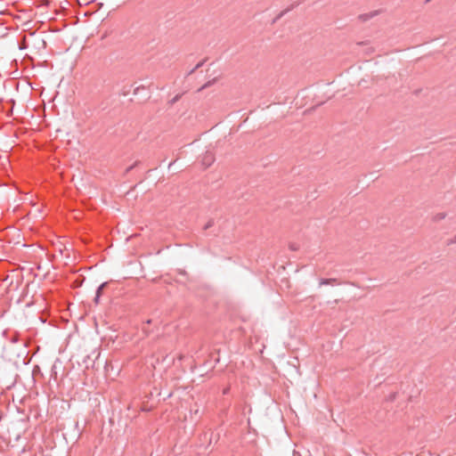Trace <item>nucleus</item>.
Returning <instances> with one entry per match:
<instances>
[{
	"instance_id": "f257e3e1",
	"label": "nucleus",
	"mask_w": 456,
	"mask_h": 456,
	"mask_svg": "<svg viewBox=\"0 0 456 456\" xmlns=\"http://www.w3.org/2000/svg\"><path fill=\"white\" fill-rule=\"evenodd\" d=\"M215 161V157L212 151H207L202 157V165L207 168L211 166Z\"/></svg>"
},
{
	"instance_id": "f03ea898",
	"label": "nucleus",
	"mask_w": 456,
	"mask_h": 456,
	"mask_svg": "<svg viewBox=\"0 0 456 456\" xmlns=\"http://www.w3.org/2000/svg\"><path fill=\"white\" fill-rule=\"evenodd\" d=\"M378 13H379L378 11H373V12H370L368 13L360 14L358 16V20L364 22V21H367L370 19L375 17L376 15H378Z\"/></svg>"
},
{
	"instance_id": "7ed1b4c3",
	"label": "nucleus",
	"mask_w": 456,
	"mask_h": 456,
	"mask_svg": "<svg viewBox=\"0 0 456 456\" xmlns=\"http://www.w3.org/2000/svg\"><path fill=\"white\" fill-rule=\"evenodd\" d=\"M320 286L322 285H339L340 282L335 279V278H330V279H321L320 280Z\"/></svg>"
},
{
	"instance_id": "20e7f679",
	"label": "nucleus",
	"mask_w": 456,
	"mask_h": 456,
	"mask_svg": "<svg viewBox=\"0 0 456 456\" xmlns=\"http://www.w3.org/2000/svg\"><path fill=\"white\" fill-rule=\"evenodd\" d=\"M158 323H159V322L155 321L153 319L147 320L146 322L142 326V331L145 332V333H148L149 332L148 326L151 325V324L157 325Z\"/></svg>"
},
{
	"instance_id": "39448f33",
	"label": "nucleus",
	"mask_w": 456,
	"mask_h": 456,
	"mask_svg": "<svg viewBox=\"0 0 456 456\" xmlns=\"http://www.w3.org/2000/svg\"><path fill=\"white\" fill-rule=\"evenodd\" d=\"M106 286V283H102L101 284L98 288H97V290H96V296H95V298H94V301L95 303H98L99 301V297L102 292V289H104V287Z\"/></svg>"
},
{
	"instance_id": "423d86ee",
	"label": "nucleus",
	"mask_w": 456,
	"mask_h": 456,
	"mask_svg": "<svg viewBox=\"0 0 456 456\" xmlns=\"http://www.w3.org/2000/svg\"><path fill=\"white\" fill-rule=\"evenodd\" d=\"M51 379H53L54 380H56V379H57V370H56V366L55 365H53V367H52V370H51Z\"/></svg>"
},
{
	"instance_id": "0eeeda50",
	"label": "nucleus",
	"mask_w": 456,
	"mask_h": 456,
	"mask_svg": "<svg viewBox=\"0 0 456 456\" xmlns=\"http://www.w3.org/2000/svg\"><path fill=\"white\" fill-rule=\"evenodd\" d=\"M444 217H445V214L444 213H439V214H436L434 216V220L435 221H440V220L444 219Z\"/></svg>"
},
{
	"instance_id": "6e6552de",
	"label": "nucleus",
	"mask_w": 456,
	"mask_h": 456,
	"mask_svg": "<svg viewBox=\"0 0 456 456\" xmlns=\"http://www.w3.org/2000/svg\"><path fill=\"white\" fill-rule=\"evenodd\" d=\"M214 225V220L210 219L205 225L204 230H208Z\"/></svg>"
},
{
	"instance_id": "1a4fd4ad",
	"label": "nucleus",
	"mask_w": 456,
	"mask_h": 456,
	"mask_svg": "<svg viewBox=\"0 0 456 456\" xmlns=\"http://www.w3.org/2000/svg\"><path fill=\"white\" fill-rule=\"evenodd\" d=\"M203 61H200L194 69H192L189 74H192L197 69L200 68L203 65Z\"/></svg>"
},
{
	"instance_id": "9d476101",
	"label": "nucleus",
	"mask_w": 456,
	"mask_h": 456,
	"mask_svg": "<svg viewBox=\"0 0 456 456\" xmlns=\"http://www.w3.org/2000/svg\"><path fill=\"white\" fill-rule=\"evenodd\" d=\"M453 243H456V235L452 240H450V241L448 242V244H453Z\"/></svg>"
},
{
	"instance_id": "9b49d317",
	"label": "nucleus",
	"mask_w": 456,
	"mask_h": 456,
	"mask_svg": "<svg viewBox=\"0 0 456 456\" xmlns=\"http://www.w3.org/2000/svg\"><path fill=\"white\" fill-rule=\"evenodd\" d=\"M211 84V82H208L207 84H205L202 87L200 88V91L204 89V88H207L208 86H209Z\"/></svg>"
},
{
	"instance_id": "f8f14e48",
	"label": "nucleus",
	"mask_w": 456,
	"mask_h": 456,
	"mask_svg": "<svg viewBox=\"0 0 456 456\" xmlns=\"http://www.w3.org/2000/svg\"><path fill=\"white\" fill-rule=\"evenodd\" d=\"M134 165L128 167L126 170V173L130 172L134 168Z\"/></svg>"
},
{
	"instance_id": "ddd939ff",
	"label": "nucleus",
	"mask_w": 456,
	"mask_h": 456,
	"mask_svg": "<svg viewBox=\"0 0 456 456\" xmlns=\"http://www.w3.org/2000/svg\"><path fill=\"white\" fill-rule=\"evenodd\" d=\"M290 248L292 250H297V248L294 244L290 245Z\"/></svg>"
},
{
	"instance_id": "4468645a",
	"label": "nucleus",
	"mask_w": 456,
	"mask_h": 456,
	"mask_svg": "<svg viewBox=\"0 0 456 456\" xmlns=\"http://www.w3.org/2000/svg\"><path fill=\"white\" fill-rule=\"evenodd\" d=\"M293 456H299V452H297V451H294V452H293Z\"/></svg>"
},
{
	"instance_id": "2eb2a0df",
	"label": "nucleus",
	"mask_w": 456,
	"mask_h": 456,
	"mask_svg": "<svg viewBox=\"0 0 456 456\" xmlns=\"http://www.w3.org/2000/svg\"><path fill=\"white\" fill-rule=\"evenodd\" d=\"M228 392H229V388L228 387L224 389V395L228 394Z\"/></svg>"
},
{
	"instance_id": "dca6fc26",
	"label": "nucleus",
	"mask_w": 456,
	"mask_h": 456,
	"mask_svg": "<svg viewBox=\"0 0 456 456\" xmlns=\"http://www.w3.org/2000/svg\"><path fill=\"white\" fill-rule=\"evenodd\" d=\"M12 342H17V338H12Z\"/></svg>"
}]
</instances>
